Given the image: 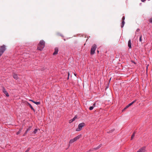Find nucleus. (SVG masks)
I'll return each mask as SVG.
<instances>
[{
  "label": "nucleus",
  "instance_id": "27",
  "mask_svg": "<svg viewBox=\"0 0 152 152\" xmlns=\"http://www.w3.org/2000/svg\"><path fill=\"white\" fill-rule=\"evenodd\" d=\"M125 17L124 16H123L122 18V21H124V20H125Z\"/></svg>",
  "mask_w": 152,
  "mask_h": 152
},
{
  "label": "nucleus",
  "instance_id": "13",
  "mask_svg": "<svg viewBox=\"0 0 152 152\" xmlns=\"http://www.w3.org/2000/svg\"><path fill=\"white\" fill-rule=\"evenodd\" d=\"M124 24H125V22L124 21H122V25H121V28H123L124 25Z\"/></svg>",
  "mask_w": 152,
  "mask_h": 152
},
{
  "label": "nucleus",
  "instance_id": "15",
  "mask_svg": "<svg viewBox=\"0 0 152 152\" xmlns=\"http://www.w3.org/2000/svg\"><path fill=\"white\" fill-rule=\"evenodd\" d=\"M4 94L6 95V96L8 97L9 96V94L7 91L5 92Z\"/></svg>",
  "mask_w": 152,
  "mask_h": 152
},
{
  "label": "nucleus",
  "instance_id": "26",
  "mask_svg": "<svg viewBox=\"0 0 152 152\" xmlns=\"http://www.w3.org/2000/svg\"><path fill=\"white\" fill-rule=\"evenodd\" d=\"M149 22L150 23H152V18H151L150 19Z\"/></svg>",
  "mask_w": 152,
  "mask_h": 152
},
{
  "label": "nucleus",
  "instance_id": "10",
  "mask_svg": "<svg viewBox=\"0 0 152 152\" xmlns=\"http://www.w3.org/2000/svg\"><path fill=\"white\" fill-rule=\"evenodd\" d=\"M31 101H32L33 103L35 104H36L37 105H38L40 104V102H36L34 101L33 100H31Z\"/></svg>",
  "mask_w": 152,
  "mask_h": 152
},
{
  "label": "nucleus",
  "instance_id": "11",
  "mask_svg": "<svg viewBox=\"0 0 152 152\" xmlns=\"http://www.w3.org/2000/svg\"><path fill=\"white\" fill-rule=\"evenodd\" d=\"M23 129V127L21 128L19 130V131L17 132L16 134L17 135L19 134L21 132L22 130Z\"/></svg>",
  "mask_w": 152,
  "mask_h": 152
},
{
  "label": "nucleus",
  "instance_id": "18",
  "mask_svg": "<svg viewBox=\"0 0 152 152\" xmlns=\"http://www.w3.org/2000/svg\"><path fill=\"white\" fill-rule=\"evenodd\" d=\"M98 149H99V148H98V147H97L96 148H93V149H91V150H93V151L94 150H96Z\"/></svg>",
  "mask_w": 152,
  "mask_h": 152
},
{
  "label": "nucleus",
  "instance_id": "30",
  "mask_svg": "<svg viewBox=\"0 0 152 152\" xmlns=\"http://www.w3.org/2000/svg\"><path fill=\"white\" fill-rule=\"evenodd\" d=\"M96 45H93L92 48H96Z\"/></svg>",
  "mask_w": 152,
  "mask_h": 152
},
{
  "label": "nucleus",
  "instance_id": "14",
  "mask_svg": "<svg viewBox=\"0 0 152 152\" xmlns=\"http://www.w3.org/2000/svg\"><path fill=\"white\" fill-rule=\"evenodd\" d=\"M135 102H136L135 100L134 101H133L132 102H131V103H130V104H128V105H129V106H130L132 105Z\"/></svg>",
  "mask_w": 152,
  "mask_h": 152
},
{
  "label": "nucleus",
  "instance_id": "32",
  "mask_svg": "<svg viewBox=\"0 0 152 152\" xmlns=\"http://www.w3.org/2000/svg\"><path fill=\"white\" fill-rule=\"evenodd\" d=\"M141 1L142 2H144L146 0H141Z\"/></svg>",
  "mask_w": 152,
  "mask_h": 152
},
{
  "label": "nucleus",
  "instance_id": "25",
  "mask_svg": "<svg viewBox=\"0 0 152 152\" xmlns=\"http://www.w3.org/2000/svg\"><path fill=\"white\" fill-rule=\"evenodd\" d=\"M6 47V46L5 45H3L1 46L0 48H5Z\"/></svg>",
  "mask_w": 152,
  "mask_h": 152
},
{
  "label": "nucleus",
  "instance_id": "19",
  "mask_svg": "<svg viewBox=\"0 0 152 152\" xmlns=\"http://www.w3.org/2000/svg\"><path fill=\"white\" fill-rule=\"evenodd\" d=\"M142 35H141L140 36V38H139V41L140 42H142Z\"/></svg>",
  "mask_w": 152,
  "mask_h": 152
},
{
  "label": "nucleus",
  "instance_id": "17",
  "mask_svg": "<svg viewBox=\"0 0 152 152\" xmlns=\"http://www.w3.org/2000/svg\"><path fill=\"white\" fill-rule=\"evenodd\" d=\"M37 129H35L34 130V132H34V134H36V133H37Z\"/></svg>",
  "mask_w": 152,
  "mask_h": 152
},
{
  "label": "nucleus",
  "instance_id": "1",
  "mask_svg": "<svg viewBox=\"0 0 152 152\" xmlns=\"http://www.w3.org/2000/svg\"><path fill=\"white\" fill-rule=\"evenodd\" d=\"M85 125V124L84 123H82L80 124L78 126V128L76 129V131H80L82 129L83 127Z\"/></svg>",
  "mask_w": 152,
  "mask_h": 152
},
{
  "label": "nucleus",
  "instance_id": "33",
  "mask_svg": "<svg viewBox=\"0 0 152 152\" xmlns=\"http://www.w3.org/2000/svg\"><path fill=\"white\" fill-rule=\"evenodd\" d=\"M68 79H69V72H68Z\"/></svg>",
  "mask_w": 152,
  "mask_h": 152
},
{
  "label": "nucleus",
  "instance_id": "5",
  "mask_svg": "<svg viewBox=\"0 0 152 152\" xmlns=\"http://www.w3.org/2000/svg\"><path fill=\"white\" fill-rule=\"evenodd\" d=\"M96 48H91V55L94 54V53Z\"/></svg>",
  "mask_w": 152,
  "mask_h": 152
},
{
  "label": "nucleus",
  "instance_id": "12",
  "mask_svg": "<svg viewBox=\"0 0 152 152\" xmlns=\"http://www.w3.org/2000/svg\"><path fill=\"white\" fill-rule=\"evenodd\" d=\"M13 77L16 80H17L18 78V76L17 75H14L13 76Z\"/></svg>",
  "mask_w": 152,
  "mask_h": 152
},
{
  "label": "nucleus",
  "instance_id": "31",
  "mask_svg": "<svg viewBox=\"0 0 152 152\" xmlns=\"http://www.w3.org/2000/svg\"><path fill=\"white\" fill-rule=\"evenodd\" d=\"M101 146V145H100L99 146H98V147L99 148Z\"/></svg>",
  "mask_w": 152,
  "mask_h": 152
},
{
  "label": "nucleus",
  "instance_id": "21",
  "mask_svg": "<svg viewBox=\"0 0 152 152\" xmlns=\"http://www.w3.org/2000/svg\"><path fill=\"white\" fill-rule=\"evenodd\" d=\"M31 148H27V149L26 150V151L25 152H28L30 149Z\"/></svg>",
  "mask_w": 152,
  "mask_h": 152
},
{
  "label": "nucleus",
  "instance_id": "9",
  "mask_svg": "<svg viewBox=\"0 0 152 152\" xmlns=\"http://www.w3.org/2000/svg\"><path fill=\"white\" fill-rule=\"evenodd\" d=\"M128 46L129 47V48H132L131 45V41L130 39L129 40V41H128Z\"/></svg>",
  "mask_w": 152,
  "mask_h": 152
},
{
  "label": "nucleus",
  "instance_id": "7",
  "mask_svg": "<svg viewBox=\"0 0 152 152\" xmlns=\"http://www.w3.org/2000/svg\"><path fill=\"white\" fill-rule=\"evenodd\" d=\"M55 51L53 53V55H56L58 54V48H55Z\"/></svg>",
  "mask_w": 152,
  "mask_h": 152
},
{
  "label": "nucleus",
  "instance_id": "16",
  "mask_svg": "<svg viewBox=\"0 0 152 152\" xmlns=\"http://www.w3.org/2000/svg\"><path fill=\"white\" fill-rule=\"evenodd\" d=\"M29 105L31 108V110H33L34 111H35L34 110V109L33 108V107H32V106H31V105L30 104H29Z\"/></svg>",
  "mask_w": 152,
  "mask_h": 152
},
{
  "label": "nucleus",
  "instance_id": "6",
  "mask_svg": "<svg viewBox=\"0 0 152 152\" xmlns=\"http://www.w3.org/2000/svg\"><path fill=\"white\" fill-rule=\"evenodd\" d=\"M32 126H29L26 131L25 132L24 134L23 135V136H25L26 134H27L28 132L31 129Z\"/></svg>",
  "mask_w": 152,
  "mask_h": 152
},
{
  "label": "nucleus",
  "instance_id": "8",
  "mask_svg": "<svg viewBox=\"0 0 152 152\" xmlns=\"http://www.w3.org/2000/svg\"><path fill=\"white\" fill-rule=\"evenodd\" d=\"M77 118V117L76 116H75L74 118H73L72 119H71L69 121V123H71L72 122L74 121H75L76 118Z\"/></svg>",
  "mask_w": 152,
  "mask_h": 152
},
{
  "label": "nucleus",
  "instance_id": "29",
  "mask_svg": "<svg viewBox=\"0 0 152 152\" xmlns=\"http://www.w3.org/2000/svg\"><path fill=\"white\" fill-rule=\"evenodd\" d=\"M96 106V104L95 103H94L93 105V106H92V107H93L94 108V107H95Z\"/></svg>",
  "mask_w": 152,
  "mask_h": 152
},
{
  "label": "nucleus",
  "instance_id": "2",
  "mask_svg": "<svg viewBox=\"0 0 152 152\" xmlns=\"http://www.w3.org/2000/svg\"><path fill=\"white\" fill-rule=\"evenodd\" d=\"M81 135H79L73 139H71L69 141V143H72L79 139L81 137Z\"/></svg>",
  "mask_w": 152,
  "mask_h": 152
},
{
  "label": "nucleus",
  "instance_id": "34",
  "mask_svg": "<svg viewBox=\"0 0 152 152\" xmlns=\"http://www.w3.org/2000/svg\"><path fill=\"white\" fill-rule=\"evenodd\" d=\"M139 29H137V32H139Z\"/></svg>",
  "mask_w": 152,
  "mask_h": 152
},
{
  "label": "nucleus",
  "instance_id": "35",
  "mask_svg": "<svg viewBox=\"0 0 152 152\" xmlns=\"http://www.w3.org/2000/svg\"><path fill=\"white\" fill-rule=\"evenodd\" d=\"M97 51L98 53H99V51L98 50H97Z\"/></svg>",
  "mask_w": 152,
  "mask_h": 152
},
{
  "label": "nucleus",
  "instance_id": "22",
  "mask_svg": "<svg viewBox=\"0 0 152 152\" xmlns=\"http://www.w3.org/2000/svg\"><path fill=\"white\" fill-rule=\"evenodd\" d=\"M7 91L4 88H3V92L4 93L5 92Z\"/></svg>",
  "mask_w": 152,
  "mask_h": 152
},
{
  "label": "nucleus",
  "instance_id": "3",
  "mask_svg": "<svg viewBox=\"0 0 152 152\" xmlns=\"http://www.w3.org/2000/svg\"><path fill=\"white\" fill-rule=\"evenodd\" d=\"M39 45L41 48H44L45 47V42L43 40L40 41Z\"/></svg>",
  "mask_w": 152,
  "mask_h": 152
},
{
  "label": "nucleus",
  "instance_id": "24",
  "mask_svg": "<svg viewBox=\"0 0 152 152\" xmlns=\"http://www.w3.org/2000/svg\"><path fill=\"white\" fill-rule=\"evenodd\" d=\"M129 105L128 104V105H127L126 107H125L124 108V109H126V108H128L129 107Z\"/></svg>",
  "mask_w": 152,
  "mask_h": 152
},
{
  "label": "nucleus",
  "instance_id": "23",
  "mask_svg": "<svg viewBox=\"0 0 152 152\" xmlns=\"http://www.w3.org/2000/svg\"><path fill=\"white\" fill-rule=\"evenodd\" d=\"M93 107L91 106L89 107V109L90 110H92L93 109Z\"/></svg>",
  "mask_w": 152,
  "mask_h": 152
},
{
  "label": "nucleus",
  "instance_id": "4",
  "mask_svg": "<svg viewBox=\"0 0 152 152\" xmlns=\"http://www.w3.org/2000/svg\"><path fill=\"white\" fill-rule=\"evenodd\" d=\"M145 147H143L139 149L137 152H145Z\"/></svg>",
  "mask_w": 152,
  "mask_h": 152
},
{
  "label": "nucleus",
  "instance_id": "20",
  "mask_svg": "<svg viewBox=\"0 0 152 152\" xmlns=\"http://www.w3.org/2000/svg\"><path fill=\"white\" fill-rule=\"evenodd\" d=\"M135 135V133L134 132L131 136V139L132 140L133 137H134Z\"/></svg>",
  "mask_w": 152,
  "mask_h": 152
},
{
  "label": "nucleus",
  "instance_id": "28",
  "mask_svg": "<svg viewBox=\"0 0 152 152\" xmlns=\"http://www.w3.org/2000/svg\"><path fill=\"white\" fill-rule=\"evenodd\" d=\"M38 49V50H43V48H37Z\"/></svg>",
  "mask_w": 152,
  "mask_h": 152
}]
</instances>
